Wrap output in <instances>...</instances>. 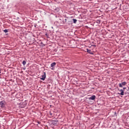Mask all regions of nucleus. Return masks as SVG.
<instances>
[{"mask_svg":"<svg viewBox=\"0 0 129 129\" xmlns=\"http://www.w3.org/2000/svg\"><path fill=\"white\" fill-rule=\"evenodd\" d=\"M55 23H57L58 25V26H61V24H67V19L66 18H62V22H59V20L57 21H56Z\"/></svg>","mask_w":129,"mask_h":129,"instance_id":"obj_1","label":"nucleus"},{"mask_svg":"<svg viewBox=\"0 0 129 129\" xmlns=\"http://www.w3.org/2000/svg\"><path fill=\"white\" fill-rule=\"evenodd\" d=\"M58 122H59V120H58L57 119L51 120V123L53 124V125H57V124H58Z\"/></svg>","mask_w":129,"mask_h":129,"instance_id":"obj_2","label":"nucleus"},{"mask_svg":"<svg viewBox=\"0 0 129 129\" xmlns=\"http://www.w3.org/2000/svg\"><path fill=\"white\" fill-rule=\"evenodd\" d=\"M0 106L2 108H4L6 106V101L5 100L0 102Z\"/></svg>","mask_w":129,"mask_h":129,"instance_id":"obj_3","label":"nucleus"},{"mask_svg":"<svg viewBox=\"0 0 129 129\" xmlns=\"http://www.w3.org/2000/svg\"><path fill=\"white\" fill-rule=\"evenodd\" d=\"M127 83L126 82H122L121 83L119 84V87L122 88L123 86H125V85Z\"/></svg>","mask_w":129,"mask_h":129,"instance_id":"obj_4","label":"nucleus"},{"mask_svg":"<svg viewBox=\"0 0 129 129\" xmlns=\"http://www.w3.org/2000/svg\"><path fill=\"white\" fill-rule=\"evenodd\" d=\"M46 79V73L44 72L43 75L41 76V78H40V80L44 81Z\"/></svg>","mask_w":129,"mask_h":129,"instance_id":"obj_5","label":"nucleus"},{"mask_svg":"<svg viewBox=\"0 0 129 129\" xmlns=\"http://www.w3.org/2000/svg\"><path fill=\"white\" fill-rule=\"evenodd\" d=\"M118 91H120V93H118L120 95H124V91L123 89H118Z\"/></svg>","mask_w":129,"mask_h":129,"instance_id":"obj_6","label":"nucleus"},{"mask_svg":"<svg viewBox=\"0 0 129 129\" xmlns=\"http://www.w3.org/2000/svg\"><path fill=\"white\" fill-rule=\"evenodd\" d=\"M87 53H89L91 55H93L94 54L93 52L91 51V49H87Z\"/></svg>","mask_w":129,"mask_h":129,"instance_id":"obj_7","label":"nucleus"},{"mask_svg":"<svg viewBox=\"0 0 129 129\" xmlns=\"http://www.w3.org/2000/svg\"><path fill=\"white\" fill-rule=\"evenodd\" d=\"M95 95H92L89 98V100H94L95 99Z\"/></svg>","mask_w":129,"mask_h":129,"instance_id":"obj_8","label":"nucleus"},{"mask_svg":"<svg viewBox=\"0 0 129 129\" xmlns=\"http://www.w3.org/2000/svg\"><path fill=\"white\" fill-rule=\"evenodd\" d=\"M22 64H23V66H25L26 65V64H27V60H23L22 62Z\"/></svg>","mask_w":129,"mask_h":129,"instance_id":"obj_9","label":"nucleus"},{"mask_svg":"<svg viewBox=\"0 0 129 129\" xmlns=\"http://www.w3.org/2000/svg\"><path fill=\"white\" fill-rule=\"evenodd\" d=\"M55 65H56V62H52V63L50 64V66H51V67H54V66H55Z\"/></svg>","mask_w":129,"mask_h":129,"instance_id":"obj_10","label":"nucleus"},{"mask_svg":"<svg viewBox=\"0 0 129 129\" xmlns=\"http://www.w3.org/2000/svg\"><path fill=\"white\" fill-rule=\"evenodd\" d=\"M74 24H76L77 23V20L76 19H73Z\"/></svg>","mask_w":129,"mask_h":129,"instance_id":"obj_11","label":"nucleus"},{"mask_svg":"<svg viewBox=\"0 0 129 129\" xmlns=\"http://www.w3.org/2000/svg\"><path fill=\"white\" fill-rule=\"evenodd\" d=\"M44 37H46V38H47V39H49V34L47 33H45Z\"/></svg>","mask_w":129,"mask_h":129,"instance_id":"obj_12","label":"nucleus"},{"mask_svg":"<svg viewBox=\"0 0 129 129\" xmlns=\"http://www.w3.org/2000/svg\"><path fill=\"white\" fill-rule=\"evenodd\" d=\"M68 24L70 25H72V21H69L68 22Z\"/></svg>","mask_w":129,"mask_h":129,"instance_id":"obj_13","label":"nucleus"},{"mask_svg":"<svg viewBox=\"0 0 129 129\" xmlns=\"http://www.w3.org/2000/svg\"><path fill=\"white\" fill-rule=\"evenodd\" d=\"M62 20H63V18L61 17V18H59L57 21H59V22H61L60 21H61V22H62Z\"/></svg>","mask_w":129,"mask_h":129,"instance_id":"obj_14","label":"nucleus"},{"mask_svg":"<svg viewBox=\"0 0 129 129\" xmlns=\"http://www.w3.org/2000/svg\"><path fill=\"white\" fill-rule=\"evenodd\" d=\"M4 33H8V32H9L8 29H5L4 30Z\"/></svg>","mask_w":129,"mask_h":129,"instance_id":"obj_15","label":"nucleus"},{"mask_svg":"<svg viewBox=\"0 0 129 129\" xmlns=\"http://www.w3.org/2000/svg\"><path fill=\"white\" fill-rule=\"evenodd\" d=\"M49 114L51 116L53 115V113H51V112H49Z\"/></svg>","mask_w":129,"mask_h":129,"instance_id":"obj_16","label":"nucleus"},{"mask_svg":"<svg viewBox=\"0 0 129 129\" xmlns=\"http://www.w3.org/2000/svg\"><path fill=\"white\" fill-rule=\"evenodd\" d=\"M125 89H126V87H123V90H124H124H125Z\"/></svg>","mask_w":129,"mask_h":129,"instance_id":"obj_17","label":"nucleus"},{"mask_svg":"<svg viewBox=\"0 0 129 129\" xmlns=\"http://www.w3.org/2000/svg\"><path fill=\"white\" fill-rule=\"evenodd\" d=\"M94 48H95L96 47V45H92Z\"/></svg>","mask_w":129,"mask_h":129,"instance_id":"obj_18","label":"nucleus"},{"mask_svg":"<svg viewBox=\"0 0 129 129\" xmlns=\"http://www.w3.org/2000/svg\"><path fill=\"white\" fill-rule=\"evenodd\" d=\"M38 123L39 124H40L41 123V122L38 121Z\"/></svg>","mask_w":129,"mask_h":129,"instance_id":"obj_19","label":"nucleus"},{"mask_svg":"<svg viewBox=\"0 0 129 129\" xmlns=\"http://www.w3.org/2000/svg\"><path fill=\"white\" fill-rule=\"evenodd\" d=\"M115 115L116 116V112H115Z\"/></svg>","mask_w":129,"mask_h":129,"instance_id":"obj_20","label":"nucleus"},{"mask_svg":"<svg viewBox=\"0 0 129 129\" xmlns=\"http://www.w3.org/2000/svg\"><path fill=\"white\" fill-rule=\"evenodd\" d=\"M99 22H100V20H99Z\"/></svg>","mask_w":129,"mask_h":129,"instance_id":"obj_21","label":"nucleus"}]
</instances>
